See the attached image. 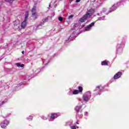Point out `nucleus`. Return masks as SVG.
I'll return each instance as SVG.
<instances>
[{"label": "nucleus", "mask_w": 129, "mask_h": 129, "mask_svg": "<svg viewBox=\"0 0 129 129\" xmlns=\"http://www.w3.org/2000/svg\"><path fill=\"white\" fill-rule=\"evenodd\" d=\"M36 11H37V7L36 6V4H35V6H33L31 10L32 16V17H33L34 20L38 19V17H39V15H38V14H37Z\"/></svg>", "instance_id": "f257e3e1"}, {"label": "nucleus", "mask_w": 129, "mask_h": 129, "mask_svg": "<svg viewBox=\"0 0 129 129\" xmlns=\"http://www.w3.org/2000/svg\"><path fill=\"white\" fill-rule=\"evenodd\" d=\"M89 17H91V13H86L83 17L80 19V21L81 23H84Z\"/></svg>", "instance_id": "f03ea898"}, {"label": "nucleus", "mask_w": 129, "mask_h": 129, "mask_svg": "<svg viewBox=\"0 0 129 129\" xmlns=\"http://www.w3.org/2000/svg\"><path fill=\"white\" fill-rule=\"evenodd\" d=\"M14 24V28L15 30L20 28V20H16L13 22Z\"/></svg>", "instance_id": "7ed1b4c3"}, {"label": "nucleus", "mask_w": 129, "mask_h": 129, "mask_svg": "<svg viewBox=\"0 0 129 129\" xmlns=\"http://www.w3.org/2000/svg\"><path fill=\"white\" fill-rule=\"evenodd\" d=\"M94 24H95V22H93L89 25H88L87 27H85V31H89V30H90V28L94 26Z\"/></svg>", "instance_id": "20e7f679"}, {"label": "nucleus", "mask_w": 129, "mask_h": 129, "mask_svg": "<svg viewBox=\"0 0 129 129\" xmlns=\"http://www.w3.org/2000/svg\"><path fill=\"white\" fill-rule=\"evenodd\" d=\"M122 74V73H121V72H118L114 76L113 79H118V78H120V76H121Z\"/></svg>", "instance_id": "39448f33"}, {"label": "nucleus", "mask_w": 129, "mask_h": 129, "mask_svg": "<svg viewBox=\"0 0 129 129\" xmlns=\"http://www.w3.org/2000/svg\"><path fill=\"white\" fill-rule=\"evenodd\" d=\"M81 108H82V107L81 106H77L76 107L75 110L76 111L77 113H79V112L81 113V112H82V109Z\"/></svg>", "instance_id": "423d86ee"}, {"label": "nucleus", "mask_w": 129, "mask_h": 129, "mask_svg": "<svg viewBox=\"0 0 129 129\" xmlns=\"http://www.w3.org/2000/svg\"><path fill=\"white\" fill-rule=\"evenodd\" d=\"M57 117H58L57 113H52L51 114L50 118H52V119H55Z\"/></svg>", "instance_id": "0eeeda50"}, {"label": "nucleus", "mask_w": 129, "mask_h": 129, "mask_svg": "<svg viewBox=\"0 0 129 129\" xmlns=\"http://www.w3.org/2000/svg\"><path fill=\"white\" fill-rule=\"evenodd\" d=\"M27 27V21L24 20L21 24V28L25 29Z\"/></svg>", "instance_id": "6e6552de"}, {"label": "nucleus", "mask_w": 129, "mask_h": 129, "mask_svg": "<svg viewBox=\"0 0 129 129\" xmlns=\"http://www.w3.org/2000/svg\"><path fill=\"white\" fill-rule=\"evenodd\" d=\"M101 65L103 66H108V63L107 61H106V60H104L101 61Z\"/></svg>", "instance_id": "1a4fd4ad"}, {"label": "nucleus", "mask_w": 129, "mask_h": 129, "mask_svg": "<svg viewBox=\"0 0 129 129\" xmlns=\"http://www.w3.org/2000/svg\"><path fill=\"white\" fill-rule=\"evenodd\" d=\"M83 98L85 101H88L89 100V98H90L87 96H83Z\"/></svg>", "instance_id": "9d476101"}, {"label": "nucleus", "mask_w": 129, "mask_h": 129, "mask_svg": "<svg viewBox=\"0 0 129 129\" xmlns=\"http://www.w3.org/2000/svg\"><path fill=\"white\" fill-rule=\"evenodd\" d=\"M28 18H29V12L27 11L25 13V18L24 21H27V20H28Z\"/></svg>", "instance_id": "9b49d317"}, {"label": "nucleus", "mask_w": 129, "mask_h": 129, "mask_svg": "<svg viewBox=\"0 0 129 129\" xmlns=\"http://www.w3.org/2000/svg\"><path fill=\"white\" fill-rule=\"evenodd\" d=\"M78 89H79L78 91L80 93H81V92H82V91H83V88H82V87H81V86H79Z\"/></svg>", "instance_id": "f8f14e48"}, {"label": "nucleus", "mask_w": 129, "mask_h": 129, "mask_svg": "<svg viewBox=\"0 0 129 129\" xmlns=\"http://www.w3.org/2000/svg\"><path fill=\"white\" fill-rule=\"evenodd\" d=\"M79 91H78V90H75L73 91V94H74V95H76V94H78V93H79Z\"/></svg>", "instance_id": "ddd939ff"}, {"label": "nucleus", "mask_w": 129, "mask_h": 129, "mask_svg": "<svg viewBox=\"0 0 129 129\" xmlns=\"http://www.w3.org/2000/svg\"><path fill=\"white\" fill-rule=\"evenodd\" d=\"M16 65H17V67L23 68L24 66V64H21L20 63H16Z\"/></svg>", "instance_id": "4468645a"}, {"label": "nucleus", "mask_w": 129, "mask_h": 129, "mask_svg": "<svg viewBox=\"0 0 129 129\" xmlns=\"http://www.w3.org/2000/svg\"><path fill=\"white\" fill-rule=\"evenodd\" d=\"M48 21V18H45L42 20V22L43 24H44V23H47Z\"/></svg>", "instance_id": "2eb2a0df"}, {"label": "nucleus", "mask_w": 129, "mask_h": 129, "mask_svg": "<svg viewBox=\"0 0 129 129\" xmlns=\"http://www.w3.org/2000/svg\"><path fill=\"white\" fill-rule=\"evenodd\" d=\"M6 3H9V4H13L14 0H5Z\"/></svg>", "instance_id": "dca6fc26"}, {"label": "nucleus", "mask_w": 129, "mask_h": 129, "mask_svg": "<svg viewBox=\"0 0 129 129\" xmlns=\"http://www.w3.org/2000/svg\"><path fill=\"white\" fill-rule=\"evenodd\" d=\"M96 90H95V91H96L97 90H98V91H101L100 90H99V88H100V86H97L96 87Z\"/></svg>", "instance_id": "f3484780"}, {"label": "nucleus", "mask_w": 129, "mask_h": 129, "mask_svg": "<svg viewBox=\"0 0 129 129\" xmlns=\"http://www.w3.org/2000/svg\"><path fill=\"white\" fill-rule=\"evenodd\" d=\"M58 20H59L60 22H62L63 21V18H62L61 16H59L58 17Z\"/></svg>", "instance_id": "a211bd4d"}, {"label": "nucleus", "mask_w": 129, "mask_h": 129, "mask_svg": "<svg viewBox=\"0 0 129 129\" xmlns=\"http://www.w3.org/2000/svg\"><path fill=\"white\" fill-rule=\"evenodd\" d=\"M28 119L29 120H33V116H30L29 117V118H28Z\"/></svg>", "instance_id": "6ab92c4d"}, {"label": "nucleus", "mask_w": 129, "mask_h": 129, "mask_svg": "<svg viewBox=\"0 0 129 129\" xmlns=\"http://www.w3.org/2000/svg\"><path fill=\"white\" fill-rule=\"evenodd\" d=\"M92 10L90 9V10L88 11V13H89V14H91V16H92Z\"/></svg>", "instance_id": "aec40b11"}, {"label": "nucleus", "mask_w": 129, "mask_h": 129, "mask_svg": "<svg viewBox=\"0 0 129 129\" xmlns=\"http://www.w3.org/2000/svg\"><path fill=\"white\" fill-rule=\"evenodd\" d=\"M71 129H76V126H75V125L72 126H71Z\"/></svg>", "instance_id": "412c9836"}, {"label": "nucleus", "mask_w": 129, "mask_h": 129, "mask_svg": "<svg viewBox=\"0 0 129 129\" xmlns=\"http://www.w3.org/2000/svg\"><path fill=\"white\" fill-rule=\"evenodd\" d=\"M73 17H74V15H70V16H69V19H72V18H73Z\"/></svg>", "instance_id": "4be33fe9"}, {"label": "nucleus", "mask_w": 129, "mask_h": 129, "mask_svg": "<svg viewBox=\"0 0 129 129\" xmlns=\"http://www.w3.org/2000/svg\"><path fill=\"white\" fill-rule=\"evenodd\" d=\"M42 118H43V119H45V120H46V119H47V117H45V116H42Z\"/></svg>", "instance_id": "5701e85b"}, {"label": "nucleus", "mask_w": 129, "mask_h": 129, "mask_svg": "<svg viewBox=\"0 0 129 129\" xmlns=\"http://www.w3.org/2000/svg\"><path fill=\"white\" fill-rule=\"evenodd\" d=\"M8 101V99H6L4 101L2 102V103L4 104L5 102H7Z\"/></svg>", "instance_id": "b1692460"}, {"label": "nucleus", "mask_w": 129, "mask_h": 129, "mask_svg": "<svg viewBox=\"0 0 129 129\" xmlns=\"http://www.w3.org/2000/svg\"><path fill=\"white\" fill-rule=\"evenodd\" d=\"M86 94H87V95H88V94H89L90 97V96H91V93H90L89 92H87Z\"/></svg>", "instance_id": "393cba45"}, {"label": "nucleus", "mask_w": 129, "mask_h": 129, "mask_svg": "<svg viewBox=\"0 0 129 129\" xmlns=\"http://www.w3.org/2000/svg\"><path fill=\"white\" fill-rule=\"evenodd\" d=\"M80 1H81V0H76V3H80Z\"/></svg>", "instance_id": "a878e982"}, {"label": "nucleus", "mask_w": 129, "mask_h": 129, "mask_svg": "<svg viewBox=\"0 0 129 129\" xmlns=\"http://www.w3.org/2000/svg\"><path fill=\"white\" fill-rule=\"evenodd\" d=\"M22 54H25V51H24V50L22 51Z\"/></svg>", "instance_id": "bb28decb"}, {"label": "nucleus", "mask_w": 129, "mask_h": 129, "mask_svg": "<svg viewBox=\"0 0 129 129\" xmlns=\"http://www.w3.org/2000/svg\"><path fill=\"white\" fill-rule=\"evenodd\" d=\"M77 124H79V123H78V122H77Z\"/></svg>", "instance_id": "cd10ccee"}, {"label": "nucleus", "mask_w": 129, "mask_h": 129, "mask_svg": "<svg viewBox=\"0 0 129 129\" xmlns=\"http://www.w3.org/2000/svg\"><path fill=\"white\" fill-rule=\"evenodd\" d=\"M1 127L3 128H4V127L3 126H1Z\"/></svg>", "instance_id": "c85d7f7f"}, {"label": "nucleus", "mask_w": 129, "mask_h": 129, "mask_svg": "<svg viewBox=\"0 0 129 129\" xmlns=\"http://www.w3.org/2000/svg\"><path fill=\"white\" fill-rule=\"evenodd\" d=\"M39 26H42V25H39Z\"/></svg>", "instance_id": "c756f323"}, {"label": "nucleus", "mask_w": 129, "mask_h": 129, "mask_svg": "<svg viewBox=\"0 0 129 129\" xmlns=\"http://www.w3.org/2000/svg\"><path fill=\"white\" fill-rule=\"evenodd\" d=\"M75 25H76V24H75ZM75 25L74 26H75V27H76V25Z\"/></svg>", "instance_id": "7c9ffc66"}, {"label": "nucleus", "mask_w": 129, "mask_h": 129, "mask_svg": "<svg viewBox=\"0 0 129 129\" xmlns=\"http://www.w3.org/2000/svg\"><path fill=\"white\" fill-rule=\"evenodd\" d=\"M75 25H76V24H75ZM75 25L74 26H75V27H76V25Z\"/></svg>", "instance_id": "2f4dec72"}]
</instances>
